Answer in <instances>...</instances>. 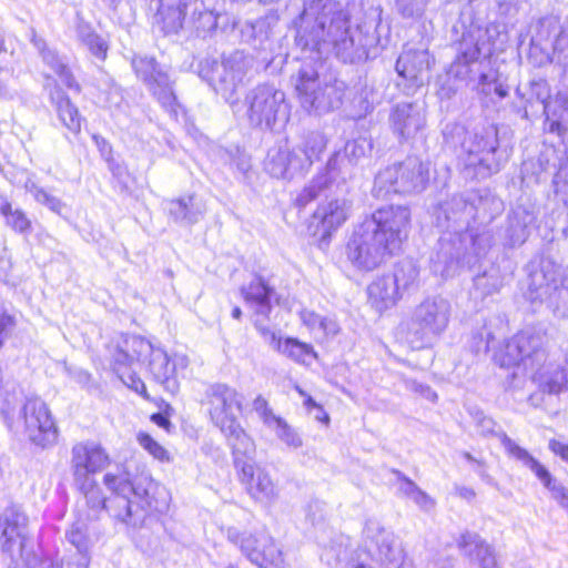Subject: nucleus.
Segmentation results:
<instances>
[{"mask_svg": "<svg viewBox=\"0 0 568 568\" xmlns=\"http://www.w3.org/2000/svg\"><path fill=\"white\" fill-rule=\"evenodd\" d=\"M371 19L351 27L349 14L333 0H312L305 4L296 23L295 41L304 53L294 79L300 103L307 112L326 113L341 106L345 83L321 78L324 53L334 52L343 62L364 61L379 42L377 27L381 10L366 13Z\"/></svg>", "mask_w": 568, "mask_h": 568, "instance_id": "1", "label": "nucleus"}, {"mask_svg": "<svg viewBox=\"0 0 568 568\" xmlns=\"http://www.w3.org/2000/svg\"><path fill=\"white\" fill-rule=\"evenodd\" d=\"M70 463L74 484L84 495L91 519H99L105 511L128 527L138 528L150 515L168 508L165 493L158 484L148 479L132 481L124 470L104 475L103 484L110 496H103L92 475L109 465V455L94 442L77 443L71 449Z\"/></svg>", "mask_w": 568, "mask_h": 568, "instance_id": "2", "label": "nucleus"}, {"mask_svg": "<svg viewBox=\"0 0 568 568\" xmlns=\"http://www.w3.org/2000/svg\"><path fill=\"white\" fill-rule=\"evenodd\" d=\"M435 224L443 231L430 256V267L443 278L454 276L464 267H473L490 250L489 230L470 226L467 196L454 195L435 210Z\"/></svg>", "mask_w": 568, "mask_h": 568, "instance_id": "3", "label": "nucleus"}, {"mask_svg": "<svg viewBox=\"0 0 568 568\" xmlns=\"http://www.w3.org/2000/svg\"><path fill=\"white\" fill-rule=\"evenodd\" d=\"M410 209L383 205L354 226L346 245L347 260L361 271H373L393 257L410 229Z\"/></svg>", "mask_w": 568, "mask_h": 568, "instance_id": "4", "label": "nucleus"}, {"mask_svg": "<svg viewBox=\"0 0 568 568\" xmlns=\"http://www.w3.org/2000/svg\"><path fill=\"white\" fill-rule=\"evenodd\" d=\"M443 138L447 146L460 148L458 158L471 178L496 174L508 160L507 151L499 148L498 130L494 124L476 126L469 132L459 123H447Z\"/></svg>", "mask_w": 568, "mask_h": 568, "instance_id": "5", "label": "nucleus"}, {"mask_svg": "<svg viewBox=\"0 0 568 568\" xmlns=\"http://www.w3.org/2000/svg\"><path fill=\"white\" fill-rule=\"evenodd\" d=\"M114 371L124 381V372L134 365H146L153 379L174 393L178 388L175 364L169 358L166 352L154 347L141 336L131 335L123 338L113 353Z\"/></svg>", "mask_w": 568, "mask_h": 568, "instance_id": "6", "label": "nucleus"}, {"mask_svg": "<svg viewBox=\"0 0 568 568\" xmlns=\"http://www.w3.org/2000/svg\"><path fill=\"white\" fill-rule=\"evenodd\" d=\"M326 146V136L318 131H311L293 148L278 145L270 149L265 170L276 179L292 180L302 176L321 159Z\"/></svg>", "mask_w": 568, "mask_h": 568, "instance_id": "7", "label": "nucleus"}, {"mask_svg": "<svg viewBox=\"0 0 568 568\" xmlns=\"http://www.w3.org/2000/svg\"><path fill=\"white\" fill-rule=\"evenodd\" d=\"M450 318V303L442 296L420 302L410 317L402 324L405 341L414 349L433 346L446 331Z\"/></svg>", "mask_w": 568, "mask_h": 568, "instance_id": "8", "label": "nucleus"}, {"mask_svg": "<svg viewBox=\"0 0 568 568\" xmlns=\"http://www.w3.org/2000/svg\"><path fill=\"white\" fill-rule=\"evenodd\" d=\"M253 58L243 50H233L222 55L221 62L205 57L197 63V74L225 101L236 93L252 69Z\"/></svg>", "mask_w": 568, "mask_h": 568, "instance_id": "9", "label": "nucleus"}, {"mask_svg": "<svg viewBox=\"0 0 568 568\" xmlns=\"http://www.w3.org/2000/svg\"><path fill=\"white\" fill-rule=\"evenodd\" d=\"M429 181V165L417 156L389 165L375 175L371 194L387 200L393 194H413L425 190Z\"/></svg>", "mask_w": 568, "mask_h": 568, "instance_id": "10", "label": "nucleus"}, {"mask_svg": "<svg viewBox=\"0 0 568 568\" xmlns=\"http://www.w3.org/2000/svg\"><path fill=\"white\" fill-rule=\"evenodd\" d=\"M245 116L252 128L280 131L290 120V105L285 93L271 84H260L244 99Z\"/></svg>", "mask_w": 568, "mask_h": 568, "instance_id": "11", "label": "nucleus"}, {"mask_svg": "<svg viewBox=\"0 0 568 568\" xmlns=\"http://www.w3.org/2000/svg\"><path fill=\"white\" fill-rule=\"evenodd\" d=\"M226 538L258 568H290L282 549L265 528L240 530L236 527H230Z\"/></svg>", "mask_w": 568, "mask_h": 568, "instance_id": "12", "label": "nucleus"}, {"mask_svg": "<svg viewBox=\"0 0 568 568\" xmlns=\"http://www.w3.org/2000/svg\"><path fill=\"white\" fill-rule=\"evenodd\" d=\"M564 90L557 94L554 102L550 99V88L545 79H532L527 87H518L516 94L524 101V118H528V108L538 104L546 114L550 132H559L562 122L568 123V65L562 73Z\"/></svg>", "mask_w": 568, "mask_h": 568, "instance_id": "13", "label": "nucleus"}, {"mask_svg": "<svg viewBox=\"0 0 568 568\" xmlns=\"http://www.w3.org/2000/svg\"><path fill=\"white\" fill-rule=\"evenodd\" d=\"M477 429L483 436L496 435L500 438L501 445L509 456L520 462L523 466L529 468L541 484L551 493V496L559 505L568 510V490L557 484L549 470L541 465L528 450L517 445L506 433L496 432V423L493 418L483 414L476 416Z\"/></svg>", "mask_w": 568, "mask_h": 568, "instance_id": "14", "label": "nucleus"}, {"mask_svg": "<svg viewBox=\"0 0 568 568\" xmlns=\"http://www.w3.org/2000/svg\"><path fill=\"white\" fill-rule=\"evenodd\" d=\"M568 277L561 278L560 267L547 262L529 275L526 298L531 303H547L554 313L568 312Z\"/></svg>", "mask_w": 568, "mask_h": 568, "instance_id": "15", "label": "nucleus"}, {"mask_svg": "<svg viewBox=\"0 0 568 568\" xmlns=\"http://www.w3.org/2000/svg\"><path fill=\"white\" fill-rule=\"evenodd\" d=\"M131 64L136 77L148 87L161 106L172 118L176 119L180 105L173 90V82L168 72L158 64L154 58L146 55H135Z\"/></svg>", "mask_w": 568, "mask_h": 568, "instance_id": "16", "label": "nucleus"}, {"mask_svg": "<svg viewBox=\"0 0 568 568\" xmlns=\"http://www.w3.org/2000/svg\"><path fill=\"white\" fill-rule=\"evenodd\" d=\"M546 336L534 328H526L513 336L506 344L503 365H514L529 373L547 358Z\"/></svg>", "mask_w": 568, "mask_h": 568, "instance_id": "17", "label": "nucleus"}, {"mask_svg": "<svg viewBox=\"0 0 568 568\" xmlns=\"http://www.w3.org/2000/svg\"><path fill=\"white\" fill-rule=\"evenodd\" d=\"M26 434L42 448L52 446L58 439V428L48 405L40 398H29L22 407Z\"/></svg>", "mask_w": 568, "mask_h": 568, "instance_id": "18", "label": "nucleus"}, {"mask_svg": "<svg viewBox=\"0 0 568 568\" xmlns=\"http://www.w3.org/2000/svg\"><path fill=\"white\" fill-rule=\"evenodd\" d=\"M366 541L376 546L378 560L385 568H414L393 532L376 519H367L363 529Z\"/></svg>", "mask_w": 568, "mask_h": 568, "instance_id": "19", "label": "nucleus"}, {"mask_svg": "<svg viewBox=\"0 0 568 568\" xmlns=\"http://www.w3.org/2000/svg\"><path fill=\"white\" fill-rule=\"evenodd\" d=\"M206 399L211 420L216 427L230 428L239 423L235 412H242L244 396L235 388L222 383L213 384L206 389Z\"/></svg>", "mask_w": 568, "mask_h": 568, "instance_id": "20", "label": "nucleus"}, {"mask_svg": "<svg viewBox=\"0 0 568 568\" xmlns=\"http://www.w3.org/2000/svg\"><path fill=\"white\" fill-rule=\"evenodd\" d=\"M352 204L345 199H335L321 203L312 215L311 226L318 236L320 246L328 245L333 232L341 227L349 216Z\"/></svg>", "mask_w": 568, "mask_h": 568, "instance_id": "21", "label": "nucleus"}, {"mask_svg": "<svg viewBox=\"0 0 568 568\" xmlns=\"http://www.w3.org/2000/svg\"><path fill=\"white\" fill-rule=\"evenodd\" d=\"M389 125L400 142L416 139L426 125L423 104L418 102H399L395 104L389 113Z\"/></svg>", "mask_w": 568, "mask_h": 568, "instance_id": "22", "label": "nucleus"}, {"mask_svg": "<svg viewBox=\"0 0 568 568\" xmlns=\"http://www.w3.org/2000/svg\"><path fill=\"white\" fill-rule=\"evenodd\" d=\"M483 47L484 43L471 31L464 33L458 44L456 58L447 69L448 73L460 83L475 79L476 74L479 75V72H481L479 57Z\"/></svg>", "mask_w": 568, "mask_h": 568, "instance_id": "23", "label": "nucleus"}, {"mask_svg": "<svg viewBox=\"0 0 568 568\" xmlns=\"http://www.w3.org/2000/svg\"><path fill=\"white\" fill-rule=\"evenodd\" d=\"M27 518L14 507H8L0 516V548L13 557L23 556L27 546Z\"/></svg>", "mask_w": 568, "mask_h": 568, "instance_id": "24", "label": "nucleus"}, {"mask_svg": "<svg viewBox=\"0 0 568 568\" xmlns=\"http://www.w3.org/2000/svg\"><path fill=\"white\" fill-rule=\"evenodd\" d=\"M430 54L426 49H405L396 61V71L415 91L429 79Z\"/></svg>", "mask_w": 568, "mask_h": 568, "instance_id": "25", "label": "nucleus"}, {"mask_svg": "<svg viewBox=\"0 0 568 568\" xmlns=\"http://www.w3.org/2000/svg\"><path fill=\"white\" fill-rule=\"evenodd\" d=\"M457 548L463 557L479 568H501L496 548L478 532L465 530L456 539Z\"/></svg>", "mask_w": 568, "mask_h": 568, "instance_id": "26", "label": "nucleus"}, {"mask_svg": "<svg viewBox=\"0 0 568 568\" xmlns=\"http://www.w3.org/2000/svg\"><path fill=\"white\" fill-rule=\"evenodd\" d=\"M190 0H151L150 11L153 26L164 34L178 33L183 27L185 10Z\"/></svg>", "mask_w": 568, "mask_h": 568, "instance_id": "27", "label": "nucleus"}, {"mask_svg": "<svg viewBox=\"0 0 568 568\" xmlns=\"http://www.w3.org/2000/svg\"><path fill=\"white\" fill-rule=\"evenodd\" d=\"M45 90H48L50 102L53 104L62 125L73 134L81 131L82 116L69 95L60 88L57 80L50 75L45 77Z\"/></svg>", "mask_w": 568, "mask_h": 568, "instance_id": "28", "label": "nucleus"}, {"mask_svg": "<svg viewBox=\"0 0 568 568\" xmlns=\"http://www.w3.org/2000/svg\"><path fill=\"white\" fill-rule=\"evenodd\" d=\"M466 196L470 223L484 226L483 230H487L486 225L504 211L503 201L487 190L473 191L467 193ZM477 230L481 231L479 227Z\"/></svg>", "mask_w": 568, "mask_h": 568, "instance_id": "29", "label": "nucleus"}, {"mask_svg": "<svg viewBox=\"0 0 568 568\" xmlns=\"http://www.w3.org/2000/svg\"><path fill=\"white\" fill-rule=\"evenodd\" d=\"M241 294L256 317L263 320L270 317L273 310L272 301L276 292L261 276H256L247 285H243Z\"/></svg>", "mask_w": 568, "mask_h": 568, "instance_id": "30", "label": "nucleus"}, {"mask_svg": "<svg viewBox=\"0 0 568 568\" xmlns=\"http://www.w3.org/2000/svg\"><path fill=\"white\" fill-rule=\"evenodd\" d=\"M529 374L534 383L544 392L557 395L568 389V368L555 362H541Z\"/></svg>", "mask_w": 568, "mask_h": 568, "instance_id": "31", "label": "nucleus"}, {"mask_svg": "<svg viewBox=\"0 0 568 568\" xmlns=\"http://www.w3.org/2000/svg\"><path fill=\"white\" fill-rule=\"evenodd\" d=\"M240 473L242 483L256 501L270 504L277 497V489L271 476L261 468L254 469L253 465H243Z\"/></svg>", "mask_w": 568, "mask_h": 568, "instance_id": "32", "label": "nucleus"}, {"mask_svg": "<svg viewBox=\"0 0 568 568\" xmlns=\"http://www.w3.org/2000/svg\"><path fill=\"white\" fill-rule=\"evenodd\" d=\"M221 432L225 435L227 444L232 449L235 468L241 471L243 465H252L255 444L240 423L231 425L230 428H222Z\"/></svg>", "mask_w": 568, "mask_h": 568, "instance_id": "33", "label": "nucleus"}, {"mask_svg": "<svg viewBox=\"0 0 568 568\" xmlns=\"http://www.w3.org/2000/svg\"><path fill=\"white\" fill-rule=\"evenodd\" d=\"M32 43L38 49L43 63L57 74L60 81L70 90L80 92L81 87L74 79L65 58L59 55L55 50L48 48L45 41L41 38L34 36Z\"/></svg>", "mask_w": 568, "mask_h": 568, "instance_id": "34", "label": "nucleus"}, {"mask_svg": "<svg viewBox=\"0 0 568 568\" xmlns=\"http://www.w3.org/2000/svg\"><path fill=\"white\" fill-rule=\"evenodd\" d=\"M169 214L178 223L191 225L197 223L204 215L205 207L194 196L172 200L169 203Z\"/></svg>", "mask_w": 568, "mask_h": 568, "instance_id": "35", "label": "nucleus"}, {"mask_svg": "<svg viewBox=\"0 0 568 568\" xmlns=\"http://www.w3.org/2000/svg\"><path fill=\"white\" fill-rule=\"evenodd\" d=\"M559 30V18L547 16L532 22L526 34L520 36V45H524L527 39L552 45L556 32Z\"/></svg>", "mask_w": 568, "mask_h": 568, "instance_id": "36", "label": "nucleus"}, {"mask_svg": "<svg viewBox=\"0 0 568 568\" xmlns=\"http://www.w3.org/2000/svg\"><path fill=\"white\" fill-rule=\"evenodd\" d=\"M354 168L349 161L343 156L342 152H334L328 159L325 168L320 171L318 175H324L327 180V185H339L345 183L353 176Z\"/></svg>", "mask_w": 568, "mask_h": 568, "instance_id": "37", "label": "nucleus"}, {"mask_svg": "<svg viewBox=\"0 0 568 568\" xmlns=\"http://www.w3.org/2000/svg\"><path fill=\"white\" fill-rule=\"evenodd\" d=\"M77 38L93 57L101 61L105 60L109 50L108 41L98 34L89 23L84 21L78 23Z\"/></svg>", "mask_w": 568, "mask_h": 568, "instance_id": "38", "label": "nucleus"}, {"mask_svg": "<svg viewBox=\"0 0 568 568\" xmlns=\"http://www.w3.org/2000/svg\"><path fill=\"white\" fill-rule=\"evenodd\" d=\"M371 298L379 301L385 307L394 305L402 296L392 275H383L376 278L367 288Z\"/></svg>", "mask_w": 568, "mask_h": 568, "instance_id": "39", "label": "nucleus"}, {"mask_svg": "<svg viewBox=\"0 0 568 568\" xmlns=\"http://www.w3.org/2000/svg\"><path fill=\"white\" fill-rule=\"evenodd\" d=\"M393 278L400 293L418 286L419 268L413 260H402L395 265Z\"/></svg>", "mask_w": 568, "mask_h": 568, "instance_id": "40", "label": "nucleus"}, {"mask_svg": "<svg viewBox=\"0 0 568 568\" xmlns=\"http://www.w3.org/2000/svg\"><path fill=\"white\" fill-rule=\"evenodd\" d=\"M67 539L77 548V555H90L89 550L94 539L90 526L84 520L78 519L72 524L67 531Z\"/></svg>", "mask_w": 568, "mask_h": 568, "instance_id": "41", "label": "nucleus"}, {"mask_svg": "<svg viewBox=\"0 0 568 568\" xmlns=\"http://www.w3.org/2000/svg\"><path fill=\"white\" fill-rule=\"evenodd\" d=\"M503 284L504 277L496 265H491L474 278L475 290L479 291L484 296L498 292Z\"/></svg>", "mask_w": 568, "mask_h": 568, "instance_id": "42", "label": "nucleus"}, {"mask_svg": "<svg viewBox=\"0 0 568 568\" xmlns=\"http://www.w3.org/2000/svg\"><path fill=\"white\" fill-rule=\"evenodd\" d=\"M243 42L261 47L268 39V26L265 20L245 21L240 28Z\"/></svg>", "mask_w": 568, "mask_h": 568, "instance_id": "43", "label": "nucleus"}, {"mask_svg": "<svg viewBox=\"0 0 568 568\" xmlns=\"http://www.w3.org/2000/svg\"><path fill=\"white\" fill-rule=\"evenodd\" d=\"M24 189L28 193L32 195L37 203L47 206L53 213H62V210L65 206L64 203L57 196L50 194L47 190L41 187L34 181L28 179L26 181Z\"/></svg>", "mask_w": 568, "mask_h": 568, "instance_id": "44", "label": "nucleus"}, {"mask_svg": "<svg viewBox=\"0 0 568 568\" xmlns=\"http://www.w3.org/2000/svg\"><path fill=\"white\" fill-rule=\"evenodd\" d=\"M278 352L294 359L295 362L303 364H306L311 358L316 357V354L311 345L301 343L294 338H286Z\"/></svg>", "mask_w": 568, "mask_h": 568, "instance_id": "45", "label": "nucleus"}, {"mask_svg": "<svg viewBox=\"0 0 568 568\" xmlns=\"http://www.w3.org/2000/svg\"><path fill=\"white\" fill-rule=\"evenodd\" d=\"M329 187L327 185V180H325L324 175L316 174L312 181L304 186V189L297 194L295 199V205L298 207H305L311 202L316 200L318 195Z\"/></svg>", "mask_w": 568, "mask_h": 568, "instance_id": "46", "label": "nucleus"}, {"mask_svg": "<svg viewBox=\"0 0 568 568\" xmlns=\"http://www.w3.org/2000/svg\"><path fill=\"white\" fill-rule=\"evenodd\" d=\"M6 225L10 227L13 232L21 234L23 236H29L33 231V225L31 219L28 214L20 207L11 209L7 216L4 217Z\"/></svg>", "mask_w": 568, "mask_h": 568, "instance_id": "47", "label": "nucleus"}, {"mask_svg": "<svg viewBox=\"0 0 568 568\" xmlns=\"http://www.w3.org/2000/svg\"><path fill=\"white\" fill-rule=\"evenodd\" d=\"M216 12L200 11L193 17V28L197 37L206 38L216 33Z\"/></svg>", "mask_w": 568, "mask_h": 568, "instance_id": "48", "label": "nucleus"}, {"mask_svg": "<svg viewBox=\"0 0 568 568\" xmlns=\"http://www.w3.org/2000/svg\"><path fill=\"white\" fill-rule=\"evenodd\" d=\"M277 437L290 448L297 449L303 446L300 434L292 428L282 417L276 419L273 427Z\"/></svg>", "mask_w": 568, "mask_h": 568, "instance_id": "49", "label": "nucleus"}, {"mask_svg": "<svg viewBox=\"0 0 568 568\" xmlns=\"http://www.w3.org/2000/svg\"><path fill=\"white\" fill-rule=\"evenodd\" d=\"M528 40V59L535 67H542L551 62V44Z\"/></svg>", "mask_w": 568, "mask_h": 568, "instance_id": "50", "label": "nucleus"}, {"mask_svg": "<svg viewBox=\"0 0 568 568\" xmlns=\"http://www.w3.org/2000/svg\"><path fill=\"white\" fill-rule=\"evenodd\" d=\"M495 333L491 331L490 325L484 326L475 332L471 337V348L475 353H487L490 347H494Z\"/></svg>", "mask_w": 568, "mask_h": 568, "instance_id": "51", "label": "nucleus"}, {"mask_svg": "<svg viewBox=\"0 0 568 568\" xmlns=\"http://www.w3.org/2000/svg\"><path fill=\"white\" fill-rule=\"evenodd\" d=\"M427 0H396V9L403 18H418L426 8Z\"/></svg>", "mask_w": 568, "mask_h": 568, "instance_id": "52", "label": "nucleus"}, {"mask_svg": "<svg viewBox=\"0 0 568 568\" xmlns=\"http://www.w3.org/2000/svg\"><path fill=\"white\" fill-rule=\"evenodd\" d=\"M367 149V143L365 140H353L346 142L343 150L339 152L343 153V156L349 161L353 168L357 164V162L365 156Z\"/></svg>", "mask_w": 568, "mask_h": 568, "instance_id": "53", "label": "nucleus"}, {"mask_svg": "<svg viewBox=\"0 0 568 568\" xmlns=\"http://www.w3.org/2000/svg\"><path fill=\"white\" fill-rule=\"evenodd\" d=\"M437 95L444 100H448L454 97L460 88V82L456 81L453 75L446 71L444 75L437 79Z\"/></svg>", "mask_w": 568, "mask_h": 568, "instance_id": "54", "label": "nucleus"}, {"mask_svg": "<svg viewBox=\"0 0 568 568\" xmlns=\"http://www.w3.org/2000/svg\"><path fill=\"white\" fill-rule=\"evenodd\" d=\"M253 409L257 413L260 418L267 427H273V425L276 423V419L281 418L273 413L272 408L268 406L267 400L261 395L254 399Z\"/></svg>", "mask_w": 568, "mask_h": 568, "instance_id": "55", "label": "nucleus"}, {"mask_svg": "<svg viewBox=\"0 0 568 568\" xmlns=\"http://www.w3.org/2000/svg\"><path fill=\"white\" fill-rule=\"evenodd\" d=\"M139 444L159 460L168 459V452L149 434L141 433L138 436Z\"/></svg>", "mask_w": 568, "mask_h": 568, "instance_id": "56", "label": "nucleus"}, {"mask_svg": "<svg viewBox=\"0 0 568 568\" xmlns=\"http://www.w3.org/2000/svg\"><path fill=\"white\" fill-rule=\"evenodd\" d=\"M507 241L510 246L520 245L526 242L528 237V229L521 226L519 223H516L515 221L508 220V227H507Z\"/></svg>", "mask_w": 568, "mask_h": 568, "instance_id": "57", "label": "nucleus"}, {"mask_svg": "<svg viewBox=\"0 0 568 568\" xmlns=\"http://www.w3.org/2000/svg\"><path fill=\"white\" fill-rule=\"evenodd\" d=\"M510 221H515L519 223L521 226L528 229L536 221V215L532 211L527 209L526 206L518 205L516 206L511 214L509 215Z\"/></svg>", "mask_w": 568, "mask_h": 568, "instance_id": "58", "label": "nucleus"}, {"mask_svg": "<svg viewBox=\"0 0 568 568\" xmlns=\"http://www.w3.org/2000/svg\"><path fill=\"white\" fill-rule=\"evenodd\" d=\"M216 32L220 31L221 33L233 32L240 26V20L227 12H216Z\"/></svg>", "mask_w": 568, "mask_h": 568, "instance_id": "59", "label": "nucleus"}, {"mask_svg": "<svg viewBox=\"0 0 568 568\" xmlns=\"http://www.w3.org/2000/svg\"><path fill=\"white\" fill-rule=\"evenodd\" d=\"M498 75L495 71L479 72L477 89L486 95L494 92V84L497 82Z\"/></svg>", "mask_w": 568, "mask_h": 568, "instance_id": "60", "label": "nucleus"}, {"mask_svg": "<svg viewBox=\"0 0 568 568\" xmlns=\"http://www.w3.org/2000/svg\"><path fill=\"white\" fill-rule=\"evenodd\" d=\"M398 480V490L406 496L407 498H412L415 491L418 489V486L408 477H406L399 470H393Z\"/></svg>", "mask_w": 568, "mask_h": 568, "instance_id": "61", "label": "nucleus"}, {"mask_svg": "<svg viewBox=\"0 0 568 568\" xmlns=\"http://www.w3.org/2000/svg\"><path fill=\"white\" fill-rule=\"evenodd\" d=\"M568 50V21L561 26L559 23V30L556 32V37L552 42V51L564 53Z\"/></svg>", "mask_w": 568, "mask_h": 568, "instance_id": "62", "label": "nucleus"}, {"mask_svg": "<svg viewBox=\"0 0 568 568\" xmlns=\"http://www.w3.org/2000/svg\"><path fill=\"white\" fill-rule=\"evenodd\" d=\"M26 561L29 568H62V561L51 556L40 558L34 556L32 559H26Z\"/></svg>", "mask_w": 568, "mask_h": 568, "instance_id": "63", "label": "nucleus"}, {"mask_svg": "<svg viewBox=\"0 0 568 568\" xmlns=\"http://www.w3.org/2000/svg\"><path fill=\"white\" fill-rule=\"evenodd\" d=\"M14 326V318L4 312H0V347L3 345L4 341L10 336Z\"/></svg>", "mask_w": 568, "mask_h": 568, "instance_id": "64", "label": "nucleus"}]
</instances>
